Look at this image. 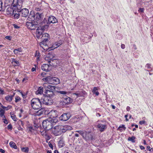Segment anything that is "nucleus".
I'll return each mask as SVG.
<instances>
[{"label": "nucleus", "mask_w": 153, "mask_h": 153, "mask_svg": "<svg viewBox=\"0 0 153 153\" xmlns=\"http://www.w3.org/2000/svg\"><path fill=\"white\" fill-rule=\"evenodd\" d=\"M86 94L85 91L84 90L77 91L74 94L79 97L83 96Z\"/></svg>", "instance_id": "obj_25"}, {"label": "nucleus", "mask_w": 153, "mask_h": 153, "mask_svg": "<svg viewBox=\"0 0 153 153\" xmlns=\"http://www.w3.org/2000/svg\"><path fill=\"white\" fill-rule=\"evenodd\" d=\"M139 123L140 125H142L145 123V121L144 120H141L140 121Z\"/></svg>", "instance_id": "obj_60"}, {"label": "nucleus", "mask_w": 153, "mask_h": 153, "mask_svg": "<svg viewBox=\"0 0 153 153\" xmlns=\"http://www.w3.org/2000/svg\"><path fill=\"white\" fill-rule=\"evenodd\" d=\"M43 33V32L42 31V30L38 27L36 30V36L37 38L39 39L41 38L40 37L42 35Z\"/></svg>", "instance_id": "obj_22"}, {"label": "nucleus", "mask_w": 153, "mask_h": 153, "mask_svg": "<svg viewBox=\"0 0 153 153\" xmlns=\"http://www.w3.org/2000/svg\"><path fill=\"white\" fill-rule=\"evenodd\" d=\"M58 93L60 94H66L67 92L65 91H58Z\"/></svg>", "instance_id": "obj_56"}, {"label": "nucleus", "mask_w": 153, "mask_h": 153, "mask_svg": "<svg viewBox=\"0 0 153 153\" xmlns=\"http://www.w3.org/2000/svg\"><path fill=\"white\" fill-rule=\"evenodd\" d=\"M97 127L101 132L104 131L106 128V126L105 124H102L101 123H98L97 125Z\"/></svg>", "instance_id": "obj_17"}, {"label": "nucleus", "mask_w": 153, "mask_h": 153, "mask_svg": "<svg viewBox=\"0 0 153 153\" xmlns=\"http://www.w3.org/2000/svg\"><path fill=\"white\" fill-rule=\"evenodd\" d=\"M47 131V130L46 129H44V130H43V129H41L40 130V132L42 136H45L48 134Z\"/></svg>", "instance_id": "obj_39"}, {"label": "nucleus", "mask_w": 153, "mask_h": 153, "mask_svg": "<svg viewBox=\"0 0 153 153\" xmlns=\"http://www.w3.org/2000/svg\"><path fill=\"white\" fill-rule=\"evenodd\" d=\"M45 137L46 139V141L47 142L48 140H49L51 138V137L50 136L48 135V134L45 136Z\"/></svg>", "instance_id": "obj_52"}, {"label": "nucleus", "mask_w": 153, "mask_h": 153, "mask_svg": "<svg viewBox=\"0 0 153 153\" xmlns=\"http://www.w3.org/2000/svg\"><path fill=\"white\" fill-rule=\"evenodd\" d=\"M12 108V106L10 105H8L7 107L4 106L2 108L4 110L7 111Z\"/></svg>", "instance_id": "obj_43"}, {"label": "nucleus", "mask_w": 153, "mask_h": 153, "mask_svg": "<svg viewBox=\"0 0 153 153\" xmlns=\"http://www.w3.org/2000/svg\"><path fill=\"white\" fill-rule=\"evenodd\" d=\"M35 13L33 11H31L30 12L27 19L29 21H32L35 20Z\"/></svg>", "instance_id": "obj_19"}, {"label": "nucleus", "mask_w": 153, "mask_h": 153, "mask_svg": "<svg viewBox=\"0 0 153 153\" xmlns=\"http://www.w3.org/2000/svg\"><path fill=\"white\" fill-rule=\"evenodd\" d=\"M39 56H40L39 53L37 51H36L35 54V56L36 57Z\"/></svg>", "instance_id": "obj_57"}, {"label": "nucleus", "mask_w": 153, "mask_h": 153, "mask_svg": "<svg viewBox=\"0 0 153 153\" xmlns=\"http://www.w3.org/2000/svg\"><path fill=\"white\" fill-rule=\"evenodd\" d=\"M17 11V13H14V12L12 14V16L14 17L15 19H18L19 18L20 14L19 13L20 11Z\"/></svg>", "instance_id": "obj_28"}, {"label": "nucleus", "mask_w": 153, "mask_h": 153, "mask_svg": "<svg viewBox=\"0 0 153 153\" xmlns=\"http://www.w3.org/2000/svg\"><path fill=\"white\" fill-rule=\"evenodd\" d=\"M59 148H62L64 146V144L62 141L60 140L59 142Z\"/></svg>", "instance_id": "obj_48"}, {"label": "nucleus", "mask_w": 153, "mask_h": 153, "mask_svg": "<svg viewBox=\"0 0 153 153\" xmlns=\"http://www.w3.org/2000/svg\"><path fill=\"white\" fill-rule=\"evenodd\" d=\"M60 82V80L56 77H51L50 84L56 85Z\"/></svg>", "instance_id": "obj_14"}, {"label": "nucleus", "mask_w": 153, "mask_h": 153, "mask_svg": "<svg viewBox=\"0 0 153 153\" xmlns=\"http://www.w3.org/2000/svg\"><path fill=\"white\" fill-rule=\"evenodd\" d=\"M21 150L23 152H27L29 151V149L27 147H23L21 149Z\"/></svg>", "instance_id": "obj_49"}, {"label": "nucleus", "mask_w": 153, "mask_h": 153, "mask_svg": "<svg viewBox=\"0 0 153 153\" xmlns=\"http://www.w3.org/2000/svg\"><path fill=\"white\" fill-rule=\"evenodd\" d=\"M97 90V87H95L94 88L92 91V92L93 94H95L96 96H98L99 94V92L97 91H96Z\"/></svg>", "instance_id": "obj_40"}, {"label": "nucleus", "mask_w": 153, "mask_h": 153, "mask_svg": "<svg viewBox=\"0 0 153 153\" xmlns=\"http://www.w3.org/2000/svg\"><path fill=\"white\" fill-rule=\"evenodd\" d=\"M63 102L65 105H68L71 102V98L67 96L64 97L63 99Z\"/></svg>", "instance_id": "obj_21"}, {"label": "nucleus", "mask_w": 153, "mask_h": 153, "mask_svg": "<svg viewBox=\"0 0 153 153\" xmlns=\"http://www.w3.org/2000/svg\"><path fill=\"white\" fill-rule=\"evenodd\" d=\"M11 118L14 121H16V117L15 115L13 116H11Z\"/></svg>", "instance_id": "obj_59"}, {"label": "nucleus", "mask_w": 153, "mask_h": 153, "mask_svg": "<svg viewBox=\"0 0 153 153\" xmlns=\"http://www.w3.org/2000/svg\"><path fill=\"white\" fill-rule=\"evenodd\" d=\"M4 114V110L3 108H0V117L2 118V121L5 124H7L8 123V121L6 119Z\"/></svg>", "instance_id": "obj_9"}, {"label": "nucleus", "mask_w": 153, "mask_h": 153, "mask_svg": "<svg viewBox=\"0 0 153 153\" xmlns=\"http://www.w3.org/2000/svg\"><path fill=\"white\" fill-rule=\"evenodd\" d=\"M7 128L8 129H12V126L11 125V124H9L7 126Z\"/></svg>", "instance_id": "obj_63"}, {"label": "nucleus", "mask_w": 153, "mask_h": 153, "mask_svg": "<svg viewBox=\"0 0 153 153\" xmlns=\"http://www.w3.org/2000/svg\"><path fill=\"white\" fill-rule=\"evenodd\" d=\"M36 61L37 62H38L40 61V56H38L36 57Z\"/></svg>", "instance_id": "obj_61"}, {"label": "nucleus", "mask_w": 153, "mask_h": 153, "mask_svg": "<svg viewBox=\"0 0 153 153\" xmlns=\"http://www.w3.org/2000/svg\"><path fill=\"white\" fill-rule=\"evenodd\" d=\"M23 0H13L11 7L16 11H19L22 7V3Z\"/></svg>", "instance_id": "obj_3"}, {"label": "nucleus", "mask_w": 153, "mask_h": 153, "mask_svg": "<svg viewBox=\"0 0 153 153\" xmlns=\"http://www.w3.org/2000/svg\"><path fill=\"white\" fill-rule=\"evenodd\" d=\"M93 138L92 136L91 133L90 132L86 131L83 138L86 141H88L92 140Z\"/></svg>", "instance_id": "obj_15"}, {"label": "nucleus", "mask_w": 153, "mask_h": 153, "mask_svg": "<svg viewBox=\"0 0 153 153\" xmlns=\"http://www.w3.org/2000/svg\"><path fill=\"white\" fill-rule=\"evenodd\" d=\"M51 121V122L52 123V124L53 125V123H56L58 122V120L57 119L54 118L49 120Z\"/></svg>", "instance_id": "obj_47"}, {"label": "nucleus", "mask_w": 153, "mask_h": 153, "mask_svg": "<svg viewBox=\"0 0 153 153\" xmlns=\"http://www.w3.org/2000/svg\"><path fill=\"white\" fill-rule=\"evenodd\" d=\"M35 10L36 11H39V12H42V13H43V11L42 9L40 7H36Z\"/></svg>", "instance_id": "obj_53"}, {"label": "nucleus", "mask_w": 153, "mask_h": 153, "mask_svg": "<svg viewBox=\"0 0 153 153\" xmlns=\"http://www.w3.org/2000/svg\"><path fill=\"white\" fill-rule=\"evenodd\" d=\"M141 0H137V5L138 7H140L141 5Z\"/></svg>", "instance_id": "obj_54"}, {"label": "nucleus", "mask_w": 153, "mask_h": 153, "mask_svg": "<svg viewBox=\"0 0 153 153\" xmlns=\"http://www.w3.org/2000/svg\"><path fill=\"white\" fill-rule=\"evenodd\" d=\"M3 2L1 0H0V11H4L5 9V7H2Z\"/></svg>", "instance_id": "obj_44"}, {"label": "nucleus", "mask_w": 153, "mask_h": 153, "mask_svg": "<svg viewBox=\"0 0 153 153\" xmlns=\"http://www.w3.org/2000/svg\"><path fill=\"white\" fill-rule=\"evenodd\" d=\"M15 10L12 8L11 7H8L6 9V13L7 15L12 14Z\"/></svg>", "instance_id": "obj_26"}, {"label": "nucleus", "mask_w": 153, "mask_h": 153, "mask_svg": "<svg viewBox=\"0 0 153 153\" xmlns=\"http://www.w3.org/2000/svg\"><path fill=\"white\" fill-rule=\"evenodd\" d=\"M48 22L47 23L48 24L55 23L58 22L57 19L53 16H49L48 19Z\"/></svg>", "instance_id": "obj_16"}, {"label": "nucleus", "mask_w": 153, "mask_h": 153, "mask_svg": "<svg viewBox=\"0 0 153 153\" xmlns=\"http://www.w3.org/2000/svg\"><path fill=\"white\" fill-rule=\"evenodd\" d=\"M151 65L149 64H147L146 66V67L148 69V70H147L148 71H152V68L151 67Z\"/></svg>", "instance_id": "obj_46"}, {"label": "nucleus", "mask_w": 153, "mask_h": 153, "mask_svg": "<svg viewBox=\"0 0 153 153\" xmlns=\"http://www.w3.org/2000/svg\"><path fill=\"white\" fill-rule=\"evenodd\" d=\"M33 23L34 22H27L26 24L27 28L30 29Z\"/></svg>", "instance_id": "obj_35"}, {"label": "nucleus", "mask_w": 153, "mask_h": 153, "mask_svg": "<svg viewBox=\"0 0 153 153\" xmlns=\"http://www.w3.org/2000/svg\"><path fill=\"white\" fill-rule=\"evenodd\" d=\"M41 100L43 104L47 105H51L53 103V100L49 97L45 96L42 98Z\"/></svg>", "instance_id": "obj_5"}, {"label": "nucleus", "mask_w": 153, "mask_h": 153, "mask_svg": "<svg viewBox=\"0 0 153 153\" xmlns=\"http://www.w3.org/2000/svg\"><path fill=\"white\" fill-rule=\"evenodd\" d=\"M42 125L43 128L47 131L51 129L53 127V124L49 120H44L42 122Z\"/></svg>", "instance_id": "obj_4"}, {"label": "nucleus", "mask_w": 153, "mask_h": 153, "mask_svg": "<svg viewBox=\"0 0 153 153\" xmlns=\"http://www.w3.org/2000/svg\"><path fill=\"white\" fill-rule=\"evenodd\" d=\"M45 111H46L44 108H41L38 111V114L39 115H41L43 114H45Z\"/></svg>", "instance_id": "obj_29"}, {"label": "nucleus", "mask_w": 153, "mask_h": 153, "mask_svg": "<svg viewBox=\"0 0 153 153\" xmlns=\"http://www.w3.org/2000/svg\"><path fill=\"white\" fill-rule=\"evenodd\" d=\"M12 1V0H5L4 3L5 8L8 6H10V5L11 6Z\"/></svg>", "instance_id": "obj_27"}, {"label": "nucleus", "mask_w": 153, "mask_h": 153, "mask_svg": "<svg viewBox=\"0 0 153 153\" xmlns=\"http://www.w3.org/2000/svg\"><path fill=\"white\" fill-rule=\"evenodd\" d=\"M55 55L54 53L52 52H49L48 54L47 55L45 59V60H47L48 62H50L51 60H53L55 59H54Z\"/></svg>", "instance_id": "obj_7"}, {"label": "nucleus", "mask_w": 153, "mask_h": 153, "mask_svg": "<svg viewBox=\"0 0 153 153\" xmlns=\"http://www.w3.org/2000/svg\"><path fill=\"white\" fill-rule=\"evenodd\" d=\"M13 97V96L7 95L5 97V99L7 101L10 102L12 100Z\"/></svg>", "instance_id": "obj_33"}, {"label": "nucleus", "mask_w": 153, "mask_h": 153, "mask_svg": "<svg viewBox=\"0 0 153 153\" xmlns=\"http://www.w3.org/2000/svg\"><path fill=\"white\" fill-rule=\"evenodd\" d=\"M71 117L69 113H64L59 117V119L62 121H66L68 120Z\"/></svg>", "instance_id": "obj_8"}, {"label": "nucleus", "mask_w": 153, "mask_h": 153, "mask_svg": "<svg viewBox=\"0 0 153 153\" xmlns=\"http://www.w3.org/2000/svg\"><path fill=\"white\" fill-rule=\"evenodd\" d=\"M38 23L37 22H34V23L32 25V27L30 29L31 30H35L36 29V28L38 27Z\"/></svg>", "instance_id": "obj_34"}, {"label": "nucleus", "mask_w": 153, "mask_h": 153, "mask_svg": "<svg viewBox=\"0 0 153 153\" xmlns=\"http://www.w3.org/2000/svg\"><path fill=\"white\" fill-rule=\"evenodd\" d=\"M47 22V20L44 19L43 20V21L41 22V24L43 25H44L42 26H40V27H38L39 28L40 30H42V31L43 32L48 27V26L45 24L46 22Z\"/></svg>", "instance_id": "obj_18"}, {"label": "nucleus", "mask_w": 153, "mask_h": 153, "mask_svg": "<svg viewBox=\"0 0 153 153\" xmlns=\"http://www.w3.org/2000/svg\"><path fill=\"white\" fill-rule=\"evenodd\" d=\"M45 93L46 94V96L49 97L51 98L53 97L55 95L53 91L50 90H46Z\"/></svg>", "instance_id": "obj_20"}, {"label": "nucleus", "mask_w": 153, "mask_h": 153, "mask_svg": "<svg viewBox=\"0 0 153 153\" xmlns=\"http://www.w3.org/2000/svg\"><path fill=\"white\" fill-rule=\"evenodd\" d=\"M51 77L50 76L47 77L45 78L42 79V80L44 82H47L48 83L50 84Z\"/></svg>", "instance_id": "obj_32"}, {"label": "nucleus", "mask_w": 153, "mask_h": 153, "mask_svg": "<svg viewBox=\"0 0 153 153\" xmlns=\"http://www.w3.org/2000/svg\"><path fill=\"white\" fill-rule=\"evenodd\" d=\"M121 128H123V130H125L126 129V128L125 126V125H123L122 126H119V128H118V130H119L120 131H121L122 130L121 129Z\"/></svg>", "instance_id": "obj_50"}, {"label": "nucleus", "mask_w": 153, "mask_h": 153, "mask_svg": "<svg viewBox=\"0 0 153 153\" xmlns=\"http://www.w3.org/2000/svg\"><path fill=\"white\" fill-rule=\"evenodd\" d=\"M62 43V41L59 40L57 42L55 43V48H56L60 46Z\"/></svg>", "instance_id": "obj_41"}, {"label": "nucleus", "mask_w": 153, "mask_h": 153, "mask_svg": "<svg viewBox=\"0 0 153 153\" xmlns=\"http://www.w3.org/2000/svg\"><path fill=\"white\" fill-rule=\"evenodd\" d=\"M39 126V125L38 124H36L34 122V129H35V130H36L37 129Z\"/></svg>", "instance_id": "obj_51"}, {"label": "nucleus", "mask_w": 153, "mask_h": 153, "mask_svg": "<svg viewBox=\"0 0 153 153\" xmlns=\"http://www.w3.org/2000/svg\"><path fill=\"white\" fill-rule=\"evenodd\" d=\"M86 131L85 130L76 131L75 132H78L83 138Z\"/></svg>", "instance_id": "obj_36"}, {"label": "nucleus", "mask_w": 153, "mask_h": 153, "mask_svg": "<svg viewBox=\"0 0 153 153\" xmlns=\"http://www.w3.org/2000/svg\"><path fill=\"white\" fill-rule=\"evenodd\" d=\"M147 150L150 151H151V149H152V148H151V147L149 146H147Z\"/></svg>", "instance_id": "obj_64"}, {"label": "nucleus", "mask_w": 153, "mask_h": 153, "mask_svg": "<svg viewBox=\"0 0 153 153\" xmlns=\"http://www.w3.org/2000/svg\"><path fill=\"white\" fill-rule=\"evenodd\" d=\"M72 129L71 126L67 125H65L60 126V130L62 133H64L67 131L71 130Z\"/></svg>", "instance_id": "obj_10"}, {"label": "nucleus", "mask_w": 153, "mask_h": 153, "mask_svg": "<svg viewBox=\"0 0 153 153\" xmlns=\"http://www.w3.org/2000/svg\"><path fill=\"white\" fill-rule=\"evenodd\" d=\"M42 102L41 100L39 98H33L31 101V107L34 109H40L42 107Z\"/></svg>", "instance_id": "obj_2"}, {"label": "nucleus", "mask_w": 153, "mask_h": 153, "mask_svg": "<svg viewBox=\"0 0 153 153\" xmlns=\"http://www.w3.org/2000/svg\"><path fill=\"white\" fill-rule=\"evenodd\" d=\"M52 131L55 136L59 135L62 133L60 130V128H59L58 127H55L54 128H53Z\"/></svg>", "instance_id": "obj_12"}, {"label": "nucleus", "mask_w": 153, "mask_h": 153, "mask_svg": "<svg viewBox=\"0 0 153 153\" xmlns=\"http://www.w3.org/2000/svg\"><path fill=\"white\" fill-rule=\"evenodd\" d=\"M48 115L51 119L55 118L58 116L57 112L55 110L51 111L48 113Z\"/></svg>", "instance_id": "obj_11"}, {"label": "nucleus", "mask_w": 153, "mask_h": 153, "mask_svg": "<svg viewBox=\"0 0 153 153\" xmlns=\"http://www.w3.org/2000/svg\"><path fill=\"white\" fill-rule=\"evenodd\" d=\"M29 131H32V130H36L35 129H34V126H30L29 127Z\"/></svg>", "instance_id": "obj_58"}, {"label": "nucleus", "mask_w": 153, "mask_h": 153, "mask_svg": "<svg viewBox=\"0 0 153 153\" xmlns=\"http://www.w3.org/2000/svg\"><path fill=\"white\" fill-rule=\"evenodd\" d=\"M40 39L42 41L40 43V47L44 49V50L47 51V48H45V47L46 46V43L48 42L50 39V36L47 33H45L42 34Z\"/></svg>", "instance_id": "obj_1"}, {"label": "nucleus", "mask_w": 153, "mask_h": 153, "mask_svg": "<svg viewBox=\"0 0 153 153\" xmlns=\"http://www.w3.org/2000/svg\"><path fill=\"white\" fill-rule=\"evenodd\" d=\"M10 146L15 149H17V147L16 144L13 141H11L9 143Z\"/></svg>", "instance_id": "obj_37"}, {"label": "nucleus", "mask_w": 153, "mask_h": 153, "mask_svg": "<svg viewBox=\"0 0 153 153\" xmlns=\"http://www.w3.org/2000/svg\"><path fill=\"white\" fill-rule=\"evenodd\" d=\"M35 19L34 22L39 23L42 19L43 16L42 12H36L35 14Z\"/></svg>", "instance_id": "obj_6"}, {"label": "nucleus", "mask_w": 153, "mask_h": 153, "mask_svg": "<svg viewBox=\"0 0 153 153\" xmlns=\"http://www.w3.org/2000/svg\"><path fill=\"white\" fill-rule=\"evenodd\" d=\"M144 9V8H140L138 10V11L139 13H143Z\"/></svg>", "instance_id": "obj_55"}, {"label": "nucleus", "mask_w": 153, "mask_h": 153, "mask_svg": "<svg viewBox=\"0 0 153 153\" xmlns=\"http://www.w3.org/2000/svg\"><path fill=\"white\" fill-rule=\"evenodd\" d=\"M19 11L21 13V16L22 17H26L28 15L29 11L27 8L20 9Z\"/></svg>", "instance_id": "obj_13"}, {"label": "nucleus", "mask_w": 153, "mask_h": 153, "mask_svg": "<svg viewBox=\"0 0 153 153\" xmlns=\"http://www.w3.org/2000/svg\"><path fill=\"white\" fill-rule=\"evenodd\" d=\"M0 94H4V91L1 87H0Z\"/></svg>", "instance_id": "obj_62"}, {"label": "nucleus", "mask_w": 153, "mask_h": 153, "mask_svg": "<svg viewBox=\"0 0 153 153\" xmlns=\"http://www.w3.org/2000/svg\"><path fill=\"white\" fill-rule=\"evenodd\" d=\"M43 88L41 87L39 88L38 90L36 92V94H42L43 93Z\"/></svg>", "instance_id": "obj_31"}, {"label": "nucleus", "mask_w": 153, "mask_h": 153, "mask_svg": "<svg viewBox=\"0 0 153 153\" xmlns=\"http://www.w3.org/2000/svg\"><path fill=\"white\" fill-rule=\"evenodd\" d=\"M43 85L45 87H46L47 88L52 90L55 89L56 87L55 86L51 85H49V83H45L43 84Z\"/></svg>", "instance_id": "obj_23"}, {"label": "nucleus", "mask_w": 153, "mask_h": 153, "mask_svg": "<svg viewBox=\"0 0 153 153\" xmlns=\"http://www.w3.org/2000/svg\"><path fill=\"white\" fill-rule=\"evenodd\" d=\"M49 65L47 64H43L41 67V69L43 71H48L49 70Z\"/></svg>", "instance_id": "obj_24"}, {"label": "nucleus", "mask_w": 153, "mask_h": 153, "mask_svg": "<svg viewBox=\"0 0 153 153\" xmlns=\"http://www.w3.org/2000/svg\"><path fill=\"white\" fill-rule=\"evenodd\" d=\"M15 102L17 103L20 101L21 100V98L18 96H16L15 97Z\"/></svg>", "instance_id": "obj_45"}, {"label": "nucleus", "mask_w": 153, "mask_h": 153, "mask_svg": "<svg viewBox=\"0 0 153 153\" xmlns=\"http://www.w3.org/2000/svg\"><path fill=\"white\" fill-rule=\"evenodd\" d=\"M135 137L134 136H132L131 137H129L128 138V140L131 141L132 143H134L135 142Z\"/></svg>", "instance_id": "obj_42"}, {"label": "nucleus", "mask_w": 153, "mask_h": 153, "mask_svg": "<svg viewBox=\"0 0 153 153\" xmlns=\"http://www.w3.org/2000/svg\"><path fill=\"white\" fill-rule=\"evenodd\" d=\"M22 52V49L21 48H18L15 49L14 50L13 52L15 54H17L19 53V52Z\"/></svg>", "instance_id": "obj_38"}, {"label": "nucleus", "mask_w": 153, "mask_h": 153, "mask_svg": "<svg viewBox=\"0 0 153 153\" xmlns=\"http://www.w3.org/2000/svg\"><path fill=\"white\" fill-rule=\"evenodd\" d=\"M11 63L14 66H19V61L14 58L12 59Z\"/></svg>", "instance_id": "obj_30"}]
</instances>
